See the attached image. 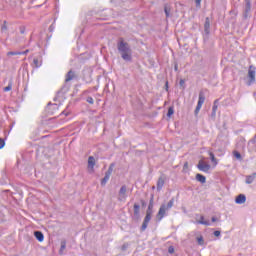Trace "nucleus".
Instances as JSON below:
<instances>
[{"label": "nucleus", "instance_id": "nucleus-3", "mask_svg": "<svg viewBox=\"0 0 256 256\" xmlns=\"http://www.w3.org/2000/svg\"><path fill=\"white\" fill-rule=\"evenodd\" d=\"M203 103H205V93L203 91H200L198 103H197V106L194 111L195 117H197V115H199V112L201 111V107H203Z\"/></svg>", "mask_w": 256, "mask_h": 256}, {"label": "nucleus", "instance_id": "nucleus-45", "mask_svg": "<svg viewBox=\"0 0 256 256\" xmlns=\"http://www.w3.org/2000/svg\"><path fill=\"white\" fill-rule=\"evenodd\" d=\"M21 53V55H27V53H29V49H27V50H25V51H22V52H20Z\"/></svg>", "mask_w": 256, "mask_h": 256}, {"label": "nucleus", "instance_id": "nucleus-47", "mask_svg": "<svg viewBox=\"0 0 256 256\" xmlns=\"http://www.w3.org/2000/svg\"><path fill=\"white\" fill-rule=\"evenodd\" d=\"M211 221L212 223H215L217 221V217H212Z\"/></svg>", "mask_w": 256, "mask_h": 256}, {"label": "nucleus", "instance_id": "nucleus-34", "mask_svg": "<svg viewBox=\"0 0 256 256\" xmlns=\"http://www.w3.org/2000/svg\"><path fill=\"white\" fill-rule=\"evenodd\" d=\"M217 103H218V100H215L214 104H213V107H212V111H217V109H218Z\"/></svg>", "mask_w": 256, "mask_h": 256}, {"label": "nucleus", "instance_id": "nucleus-27", "mask_svg": "<svg viewBox=\"0 0 256 256\" xmlns=\"http://www.w3.org/2000/svg\"><path fill=\"white\" fill-rule=\"evenodd\" d=\"M198 245H205V240L203 239V236L197 237Z\"/></svg>", "mask_w": 256, "mask_h": 256}, {"label": "nucleus", "instance_id": "nucleus-16", "mask_svg": "<svg viewBox=\"0 0 256 256\" xmlns=\"http://www.w3.org/2000/svg\"><path fill=\"white\" fill-rule=\"evenodd\" d=\"M255 177H256V173L254 172L251 175L246 176V183L247 185H251V183H253V181H255Z\"/></svg>", "mask_w": 256, "mask_h": 256}, {"label": "nucleus", "instance_id": "nucleus-8", "mask_svg": "<svg viewBox=\"0 0 256 256\" xmlns=\"http://www.w3.org/2000/svg\"><path fill=\"white\" fill-rule=\"evenodd\" d=\"M73 79H77V74L75 73V71L70 70L65 76V83H69V81H73Z\"/></svg>", "mask_w": 256, "mask_h": 256}, {"label": "nucleus", "instance_id": "nucleus-2", "mask_svg": "<svg viewBox=\"0 0 256 256\" xmlns=\"http://www.w3.org/2000/svg\"><path fill=\"white\" fill-rule=\"evenodd\" d=\"M174 203H175V198H172L167 204H162L160 206L159 211L156 215V218L158 219V221H161V219L165 217L166 211H169V209L173 207Z\"/></svg>", "mask_w": 256, "mask_h": 256}, {"label": "nucleus", "instance_id": "nucleus-41", "mask_svg": "<svg viewBox=\"0 0 256 256\" xmlns=\"http://www.w3.org/2000/svg\"><path fill=\"white\" fill-rule=\"evenodd\" d=\"M214 236L215 237H220L221 236V231H219V230L214 231Z\"/></svg>", "mask_w": 256, "mask_h": 256}, {"label": "nucleus", "instance_id": "nucleus-6", "mask_svg": "<svg viewBox=\"0 0 256 256\" xmlns=\"http://www.w3.org/2000/svg\"><path fill=\"white\" fill-rule=\"evenodd\" d=\"M248 78H249V81L247 85H253V83H255V67L253 66L249 67Z\"/></svg>", "mask_w": 256, "mask_h": 256}, {"label": "nucleus", "instance_id": "nucleus-1", "mask_svg": "<svg viewBox=\"0 0 256 256\" xmlns=\"http://www.w3.org/2000/svg\"><path fill=\"white\" fill-rule=\"evenodd\" d=\"M117 49L123 61H133V50L131 49V45H129V43H127L125 39L119 38L117 42Z\"/></svg>", "mask_w": 256, "mask_h": 256}, {"label": "nucleus", "instance_id": "nucleus-40", "mask_svg": "<svg viewBox=\"0 0 256 256\" xmlns=\"http://www.w3.org/2000/svg\"><path fill=\"white\" fill-rule=\"evenodd\" d=\"M189 169V162H185L183 166V171H187Z\"/></svg>", "mask_w": 256, "mask_h": 256}, {"label": "nucleus", "instance_id": "nucleus-24", "mask_svg": "<svg viewBox=\"0 0 256 256\" xmlns=\"http://www.w3.org/2000/svg\"><path fill=\"white\" fill-rule=\"evenodd\" d=\"M175 113V108L173 106H170L168 108L167 117H171Z\"/></svg>", "mask_w": 256, "mask_h": 256}, {"label": "nucleus", "instance_id": "nucleus-7", "mask_svg": "<svg viewBox=\"0 0 256 256\" xmlns=\"http://www.w3.org/2000/svg\"><path fill=\"white\" fill-rule=\"evenodd\" d=\"M118 199L120 201H125L127 199V186H125V185L121 186V188L119 190Z\"/></svg>", "mask_w": 256, "mask_h": 256}, {"label": "nucleus", "instance_id": "nucleus-25", "mask_svg": "<svg viewBox=\"0 0 256 256\" xmlns=\"http://www.w3.org/2000/svg\"><path fill=\"white\" fill-rule=\"evenodd\" d=\"M113 167H115V164L114 163L110 164V166H109L108 170L105 172V174L111 176V174L113 173Z\"/></svg>", "mask_w": 256, "mask_h": 256}, {"label": "nucleus", "instance_id": "nucleus-42", "mask_svg": "<svg viewBox=\"0 0 256 256\" xmlns=\"http://www.w3.org/2000/svg\"><path fill=\"white\" fill-rule=\"evenodd\" d=\"M174 71H179V65L177 62L174 63Z\"/></svg>", "mask_w": 256, "mask_h": 256}, {"label": "nucleus", "instance_id": "nucleus-9", "mask_svg": "<svg viewBox=\"0 0 256 256\" xmlns=\"http://www.w3.org/2000/svg\"><path fill=\"white\" fill-rule=\"evenodd\" d=\"M153 214H147L146 213V216L144 218V221L142 223V226L140 228L141 231H145V229H147L148 225H149V221H151V217H152Z\"/></svg>", "mask_w": 256, "mask_h": 256}, {"label": "nucleus", "instance_id": "nucleus-14", "mask_svg": "<svg viewBox=\"0 0 256 256\" xmlns=\"http://www.w3.org/2000/svg\"><path fill=\"white\" fill-rule=\"evenodd\" d=\"M34 237L37 239V241H39L40 243H42V241H44L45 236L43 235V232L41 231H35L34 232Z\"/></svg>", "mask_w": 256, "mask_h": 256}, {"label": "nucleus", "instance_id": "nucleus-39", "mask_svg": "<svg viewBox=\"0 0 256 256\" xmlns=\"http://www.w3.org/2000/svg\"><path fill=\"white\" fill-rule=\"evenodd\" d=\"M180 87H183V89H185V80L181 79L179 82Z\"/></svg>", "mask_w": 256, "mask_h": 256}, {"label": "nucleus", "instance_id": "nucleus-12", "mask_svg": "<svg viewBox=\"0 0 256 256\" xmlns=\"http://www.w3.org/2000/svg\"><path fill=\"white\" fill-rule=\"evenodd\" d=\"M246 201L247 197L244 194H239L235 199V203H237L238 205H243V203H245Z\"/></svg>", "mask_w": 256, "mask_h": 256}, {"label": "nucleus", "instance_id": "nucleus-10", "mask_svg": "<svg viewBox=\"0 0 256 256\" xmlns=\"http://www.w3.org/2000/svg\"><path fill=\"white\" fill-rule=\"evenodd\" d=\"M141 206L137 203L134 204V219L136 221H139L140 217H141Z\"/></svg>", "mask_w": 256, "mask_h": 256}, {"label": "nucleus", "instance_id": "nucleus-20", "mask_svg": "<svg viewBox=\"0 0 256 256\" xmlns=\"http://www.w3.org/2000/svg\"><path fill=\"white\" fill-rule=\"evenodd\" d=\"M204 219H205V217L201 216L200 220L197 223H199L200 225H206V226L211 225V223H209V221H205Z\"/></svg>", "mask_w": 256, "mask_h": 256}, {"label": "nucleus", "instance_id": "nucleus-28", "mask_svg": "<svg viewBox=\"0 0 256 256\" xmlns=\"http://www.w3.org/2000/svg\"><path fill=\"white\" fill-rule=\"evenodd\" d=\"M146 213L149 215H153V205H151V204L148 205V209H147Z\"/></svg>", "mask_w": 256, "mask_h": 256}, {"label": "nucleus", "instance_id": "nucleus-49", "mask_svg": "<svg viewBox=\"0 0 256 256\" xmlns=\"http://www.w3.org/2000/svg\"><path fill=\"white\" fill-rule=\"evenodd\" d=\"M52 107H53V109H57L58 108L57 104H53Z\"/></svg>", "mask_w": 256, "mask_h": 256}, {"label": "nucleus", "instance_id": "nucleus-46", "mask_svg": "<svg viewBox=\"0 0 256 256\" xmlns=\"http://www.w3.org/2000/svg\"><path fill=\"white\" fill-rule=\"evenodd\" d=\"M142 207H146L147 203H145V200H141Z\"/></svg>", "mask_w": 256, "mask_h": 256}, {"label": "nucleus", "instance_id": "nucleus-26", "mask_svg": "<svg viewBox=\"0 0 256 256\" xmlns=\"http://www.w3.org/2000/svg\"><path fill=\"white\" fill-rule=\"evenodd\" d=\"M13 89V82H9L8 86L3 88L4 92L11 91Z\"/></svg>", "mask_w": 256, "mask_h": 256}, {"label": "nucleus", "instance_id": "nucleus-36", "mask_svg": "<svg viewBox=\"0 0 256 256\" xmlns=\"http://www.w3.org/2000/svg\"><path fill=\"white\" fill-rule=\"evenodd\" d=\"M154 199H155V196L151 194L149 205H154Z\"/></svg>", "mask_w": 256, "mask_h": 256}, {"label": "nucleus", "instance_id": "nucleus-31", "mask_svg": "<svg viewBox=\"0 0 256 256\" xmlns=\"http://www.w3.org/2000/svg\"><path fill=\"white\" fill-rule=\"evenodd\" d=\"M210 117L213 121H215V117H217V111L212 110Z\"/></svg>", "mask_w": 256, "mask_h": 256}, {"label": "nucleus", "instance_id": "nucleus-15", "mask_svg": "<svg viewBox=\"0 0 256 256\" xmlns=\"http://www.w3.org/2000/svg\"><path fill=\"white\" fill-rule=\"evenodd\" d=\"M94 167H95V157L89 156V158H88V169L93 171Z\"/></svg>", "mask_w": 256, "mask_h": 256}, {"label": "nucleus", "instance_id": "nucleus-11", "mask_svg": "<svg viewBox=\"0 0 256 256\" xmlns=\"http://www.w3.org/2000/svg\"><path fill=\"white\" fill-rule=\"evenodd\" d=\"M245 1V8H244V17L247 18L249 12L251 11V0H244Z\"/></svg>", "mask_w": 256, "mask_h": 256}, {"label": "nucleus", "instance_id": "nucleus-19", "mask_svg": "<svg viewBox=\"0 0 256 256\" xmlns=\"http://www.w3.org/2000/svg\"><path fill=\"white\" fill-rule=\"evenodd\" d=\"M164 12H165L166 18L171 17V7L165 5L164 6Z\"/></svg>", "mask_w": 256, "mask_h": 256}, {"label": "nucleus", "instance_id": "nucleus-35", "mask_svg": "<svg viewBox=\"0 0 256 256\" xmlns=\"http://www.w3.org/2000/svg\"><path fill=\"white\" fill-rule=\"evenodd\" d=\"M86 101H87V103H89L90 105H93V103H94L93 97H88V98L86 99Z\"/></svg>", "mask_w": 256, "mask_h": 256}, {"label": "nucleus", "instance_id": "nucleus-22", "mask_svg": "<svg viewBox=\"0 0 256 256\" xmlns=\"http://www.w3.org/2000/svg\"><path fill=\"white\" fill-rule=\"evenodd\" d=\"M209 156H210V161H212V163L214 165H217V158H215V154H213V152H209Z\"/></svg>", "mask_w": 256, "mask_h": 256}, {"label": "nucleus", "instance_id": "nucleus-29", "mask_svg": "<svg viewBox=\"0 0 256 256\" xmlns=\"http://www.w3.org/2000/svg\"><path fill=\"white\" fill-rule=\"evenodd\" d=\"M11 55H21V51H10L7 53V56H11Z\"/></svg>", "mask_w": 256, "mask_h": 256}, {"label": "nucleus", "instance_id": "nucleus-5", "mask_svg": "<svg viewBox=\"0 0 256 256\" xmlns=\"http://www.w3.org/2000/svg\"><path fill=\"white\" fill-rule=\"evenodd\" d=\"M197 168L199 171H203L204 173H208L209 169H211V165L205 163V161L200 160L197 164Z\"/></svg>", "mask_w": 256, "mask_h": 256}, {"label": "nucleus", "instance_id": "nucleus-17", "mask_svg": "<svg viewBox=\"0 0 256 256\" xmlns=\"http://www.w3.org/2000/svg\"><path fill=\"white\" fill-rule=\"evenodd\" d=\"M196 180L199 181V183H206L207 178L202 174H196Z\"/></svg>", "mask_w": 256, "mask_h": 256}, {"label": "nucleus", "instance_id": "nucleus-18", "mask_svg": "<svg viewBox=\"0 0 256 256\" xmlns=\"http://www.w3.org/2000/svg\"><path fill=\"white\" fill-rule=\"evenodd\" d=\"M110 177L111 176L109 174H105L104 178L101 180L102 187H105L107 185V181H109Z\"/></svg>", "mask_w": 256, "mask_h": 256}, {"label": "nucleus", "instance_id": "nucleus-32", "mask_svg": "<svg viewBox=\"0 0 256 256\" xmlns=\"http://www.w3.org/2000/svg\"><path fill=\"white\" fill-rule=\"evenodd\" d=\"M1 31H7V21L3 22V25L1 26Z\"/></svg>", "mask_w": 256, "mask_h": 256}, {"label": "nucleus", "instance_id": "nucleus-33", "mask_svg": "<svg viewBox=\"0 0 256 256\" xmlns=\"http://www.w3.org/2000/svg\"><path fill=\"white\" fill-rule=\"evenodd\" d=\"M19 31H20L21 35H25V31H26L25 26H20Z\"/></svg>", "mask_w": 256, "mask_h": 256}, {"label": "nucleus", "instance_id": "nucleus-37", "mask_svg": "<svg viewBox=\"0 0 256 256\" xmlns=\"http://www.w3.org/2000/svg\"><path fill=\"white\" fill-rule=\"evenodd\" d=\"M168 253H170V254L175 253V248L173 246H169Z\"/></svg>", "mask_w": 256, "mask_h": 256}, {"label": "nucleus", "instance_id": "nucleus-50", "mask_svg": "<svg viewBox=\"0 0 256 256\" xmlns=\"http://www.w3.org/2000/svg\"><path fill=\"white\" fill-rule=\"evenodd\" d=\"M152 189H155V186H153Z\"/></svg>", "mask_w": 256, "mask_h": 256}, {"label": "nucleus", "instance_id": "nucleus-48", "mask_svg": "<svg viewBox=\"0 0 256 256\" xmlns=\"http://www.w3.org/2000/svg\"><path fill=\"white\" fill-rule=\"evenodd\" d=\"M165 87H166V91H167V89H169V82L165 83Z\"/></svg>", "mask_w": 256, "mask_h": 256}, {"label": "nucleus", "instance_id": "nucleus-21", "mask_svg": "<svg viewBox=\"0 0 256 256\" xmlns=\"http://www.w3.org/2000/svg\"><path fill=\"white\" fill-rule=\"evenodd\" d=\"M66 247H67V241L62 240L61 241V247H60V255L63 254V251H65Z\"/></svg>", "mask_w": 256, "mask_h": 256}, {"label": "nucleus", "instance_id": "nucleus-38", "mask_svg": "<svg viewBox=\"0 0 256 256\" xmlns=\"http://www.w3.org/2000/svg\"><path fill=\"white\" fill-rule=\"evenodd\" d=\"M3 147H5V140L0 138V149H3Z\"/></svg>", "mask_w": 256, "mask_h": 256}, {"label": "nucleus", "instance_id": "nucleus-23", "mask_svg": "<svg viewBox=\"0 0 256 256\" xmlns=\"http://www.w3.org/2000/svg\"><path fill=\"white\" fill-rule=\"evenodd\" d=\"M33 63H34V67H36V68L41 67V64H42L41 60H39V58H34Z\"/></svg>", "mask_w": 256, "mask_h": 256}, {"label": "nucleus", "instance_id": "nucleus-44", "mask_svg": "<svg viewBox=\"0 0 256 256\" xmlns=\"http://www.w3.org/2000/svg\"><path fill=\"white\" fill-rule=\"evenodd\" d=\"M129 247V245H127V244H124L123 246H122V251H127V248Z\"/></svg>", "mask_w": 256, "mask_h": 256}, {"label": "nucleus", "instance_id": "nucleus-13", "mask_svg": "<svg viewBox=\"0 0 256 256\" xmlns=\"http://www.w3.org/2000/svg\"><path fill=\"white\" fill-rule=\"evenodd\" d=\"M164 185H165V178L163 176H160L157 181V191H161Z\"/></svg>", "mask_w": 256, "mask_h": 256}, {"label": "nucleus", "instance_id": "nucleus-30", "mask_svg": "<svg viewBox=\"0 0 256 256\" xmlns=\"http://www.w3.org/2000/svg\"><path fill=\"white\" fill-rule=\"evenodd\" d=\"M233 155H234V157H235L236 159L241 160V153H239V151H234V152H233Z\"/></svg>", "mask_w": 256, "mask_h": 256}, {"label": "nucleus", "instance_id": "nucleus-4", "mask_svg": "<svg viewBox=\"0 0 256 256\" xmlns=\"http://www.w3.org/2000/svg\"><path fill=\"white\" fill-rule=\"evenodd\" d=\"M211 33V20L209 17H206L204 23V39H209V35Z\"/></svg>", "mask_w": 256, "mask_h": 256}, {"label": "nucleus", "instance_id": "nucleus-43", "mask_svg": "<svg viewBox=\"0 0 256 256\" xmlns=\"http://www.w3.org/2000/svg\"><path fill=\"white\" fill-rule=\"evenodd\" d=\"M196 7H201V0H195Z\"/></svg>", "mask_w": 256, "mask_h": 256}]
</instances>
